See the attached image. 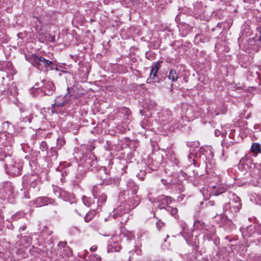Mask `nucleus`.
Listing matches in <instances>:
<instances>
[{"instance_id":"obj_1","label":"nucleus","mask_w":261,"mask_h":261,"mask_svg":"<svg viewBox=\"0 0 261 261\" xmlns=\"http://www.w3.org/2000/svg\"><path fill=\"white\" fill-rule=\"evenodd\" d=\"M26 59L31 64L40 70H43V69H45L46 70H47L48 68L50 69H53V62L46 60L42 57L33 54L29 57H26Z\"/></svg>"},{"instance_id":"obj_2","label":"nucleus","mask_w":261,"mask_h":261,"mask_svg":"<svg viewBox=\"0 0 261 261\" xmlns=\"http://www.w3.org/2000/svg\"><path fill=\"white\" fill-rule=\"evenodd\" d=\"M134 202L132 204V207L129 204L122 203L112 212V216L114 218L120 217L122 215L128 213L132 208L135 207L139 203L138 200L134 199Z\"/></svg>"},{"instance_id":"obj_3","label":"nucleus","mask_w":261,"mask_h":261,"mask_svg":"<svg viewBox=\"0 0 261 261\" xmlns=\"http://www.w3.org/2000/svg\"><path fill=\"white\" fill-rule=\"evenodd\" d=\"M242 204L241 200L239 197L236 196H233V199L231 201L224 205V211H227L229 209L232 213H237L241 209Z\"/></svg>"},{"instance_id":"obj_4","label":"nucleus","mask_w":261,"mask_h":261,"mask_svg":"<svg viewBox=\"0 0 261 261\" xmlns=\"http://www.w3.org/2000/svg\"><path fill=\"white\" fill-rule=\"evenodd\" d=\"M70 95L66 94L64 96H59L55 99V102L51 105L52 111L57 112V108L63 107L69 103L70 101Z\"/></svg>"},{"instance_id":"obj_5","label":"nucleus","mask_w":261,"mask_h":261,"mask_svg":"<svg viewBox=\"0 0 261 261\" xmlns=\"http://www.w3.org/2000/svg\"><path fill=\"white\" fill-rule=\"evenodd\" d=\"M48 204L57 205V203L54 199L47 197H40L36 198L34 201V205L36 207H41Z\"/></svg>"},{"instance_id":"obj_6","label":"nucleus","mask_w":261,"mask_h":261,"mask_svg":"<svg viewBox=\"0 0 261 261\" xmlns=\"http://www.w3.org/2000/svg\"><path fill=\"white\" fill-rule=\"evenodd\" d=\"M172 201V198L171 197L164 195L158 196L155 200V202L159 203L158 207L160 209L167 208V206H169L168 204L171 203Z\"/></svg>"},{"instance_id":"obj_7","label":"nucleus","mask_w":261,"mask_h":261,"mask_svg":"<svg viewBox=\"0 0 261 261\" xmlns=\"http://www.w3.org/2000/svg\"><path fill=\"white\" fill-rule=\"evenodd\" d=\"M116 241V237H113L109 241V248L108 249L109 252H118L120 250L121 247L115 242Z\"/></svg>"},{"instance_id":"obj_8","label":"nucleus","mask_w":261,"mask_h":261,"mask_svg":"<svg viewBox=\"0 0 261 261\" xmlns=\"http://www.w3.org/2000/svg\"><path fill=\"white\" fill-rule=\"evenodd\" d=\"M158 72V71L151 69L150 76L147 80V83H159L160 82L159 77L157 75Z\"/></svg>"},{"instance_id":"obj_9","label":"nucleus","mask_w":261,"mask_h":261,"mask_svg":"<svg viewBox=\"0 0 261 261\" xmlns=\"http://www.w3.org/2000/svg\"><path fill=\"white\" fill-rule=\"evenodd\" d=\"M45 89H47V90H44V93L46 95H50L53 93V92L55 90V87L52 82L48 81L47 82L46 86L44 87Z\"/></svg>"},{"instance_id":"obj_10","label":"nucleus","mask_w":261,"mask_h":261,"mask_svg":"<svg viewBox=\"0 0 261 261\" xmlns=\"http://www.w3.org/2000/svg\"><path fill=\"white\" fill-rule=\"evenodd\" d=\"M5 168L6 169L8 170L9 171L11 172L12 173L14 174H19V170L18 168L16 167H15V165L12 164V165H8L6 164L5 165Z\"/></svg>"},{"instance_id":"obj_11","label":"nucleus","mask_w":261,"mask_h":261,"mask_svg":"<svg viewBox=\"0 0 261 261\" xmlns=\"http://www.w3.org/2000/svg\"><path fill=\"white\" fill-rule=\"evenodd\" d=\"M251 151L254 154L261 153V146L258 143H253L251 147Z\"/></svg>"},{"instance_id":"obj_12","label":"nucleus","mask_w":261,"mask_h":261,"mask_svg":"<svg viewBox=\"0 0 261 261\" xmlns=\"http://www.w3.org/2000/svg\"><path fill=\"white\" fill-rule=\"evenodd\" d=\"M168 77L173 82H175L178 79V75L174 69H170Z\"/></svg>"},{"instance_id":"obj_13","label":"nucleus","mask_w":261,"mask_h":261,"mask_svg":"<svg viewBox=\"0 0 261 261\" xmlns=\"http://www.w3.org/2000/svg\"><path fill=\"white\" fill-rule=\"evenodd\" d=\"M5 94L8 96H15L17 94V91L15 85H12L11 88L8 89L7 91H4Z\"/></svg>"},{"instance_id":"obj_14","label":"nucleus","mask_w":261,"mask_h":261,"mask_svg":"<svg viewBox=\"0 0 261 261\" xmlns=\"http://www.w3.org/2000/svg\"><path fill=\"white\" fill-rule=\"evenodd\" d=\"M95 213L94 211H91L87 213L84 217L85 221L87 222H89L94 217Z\"/></svg>"},{"instance_id":"obj_15","label":"nucleus","mask_w":261,"mask_h":261,"mask_svg":"<svg viewBox=\"0 0 261 261\" xmlns=\"http://www.w3.org/2000/svg\"><path fill=\"white\" fill-rule=\"evenodd\" d=\"M167 210L171 214L172 216L176 217V216L178 212V210L176 208L169 206H167Z\"/></svg>"},{"instance_id":"obj_16","label":"nucleus","mask_w":261,"mask_h":261,"mask_svg":"<svg viewBox=\"0 0 261 261\" xmlns=\"http://www.w3.org/2000/svg\"><path fill=\"white\" fill-rule=\"evenodd\" d=\"M226 188L224 187H221L214 191V194L215 195H219L221 194H222L225 192Z\"/></svg>"},{"instance_id":"obj_17","label":"nucleus","mask_w":261,"mask_h":261,"mask_svg":"<svg viewBox=\"0 0 261 261\" xmlns=\"http://www.w3.org/2000/svg\"><path fill=\"white\" fill-rule=\"evenodd\" d=\"M107 200V195L105 194H102L98 198V204L100 205L105 202Z\"/></svg>"},{"instance_id":"obj_18","label":"nucleus","mask_w":261,"mask_h":261,"mask_svg":"<svg viewBox=\"0 0 261 261\" xmlns=\"http://www.w3.org/2000/svg\"><path fill=\"white\" fill-rule=\"evenodd\" d=\"M65 140L62 138H59L57 140V145L58 148L60 149L65 144Z\"/></svg>"},{"instance_id":"obj_19","label":"nucleus","mask_w":261,"mask_h":261,"mask_svg":"<svg viewBox=\"0 0 261 261\" xmlns=\"http://www.w3.org/2000/svg\"><path fill=\"white\" fill-rule=\"evenodd\" d=\"M23 214L21 213H16L15 214L13 215L11 218V219L12 220H15L17 219L21 218L23 217Z\"/></svg>"},{"instance_id":"obj_20","label":"nucleus","mask_w":261,"mask_h":261,"mask_svg":"<svg viewBox=\"0 0 261 261\" xmlns=\"http://www.w3.org/2000/svg\"><path fill=\"white\" fill-rule=\"evenodd\" d=\"M161 62H155L154 63L153 66L151 67V69L158 71L159 69L161 67Z\"/></svg>"},{"instance_id":"obj_21","label":"nucleus","mask_w":261,"mask_h":261,"mask_svg":"<svg viewBox=\"0 0 261 261\" xmlns=\"http://www.w3.org/2000/svg\"><path fill=\"white\" fill-rule=\"evenodd\" d=\"M33 118V116L32 115H27L23 118V121L25 122H31L32 119Z\"/></svg>"},{"instance_id":"obj_22","label":"nucleus","mask_w":261,"mask_h":261,"mask_svg":"<svg viewBox=\"0 0 261 261\" xmlns=\"http://www.w3.org/2000/svg\"><path fill=\"white\" fill-rule=\"evenodd\" d=\"M67 243L65 241L60 242L58 243V246L60 248H65L66 246Z\"/></svg>"},{"instance_id":"obj_23","label":"nucleus","mask_w":261,"mask_h":261,"mask_svg":"<svg viewBox=\"0 0 261 261\" xmlns=\"http://www.w3.org/2000/svg\"><path fill=\"white\" fill-rule=\"evenodd\" d=\"M10 123L8 121H6L5 122L3 123V127L7 128V127H9Z\"/></svg>"},{"instance_id":"obj_24","label":"nucleus","mask_w":261,"mask_h":261,"mask_svg":"<svg viewBox=\"0 0 261 261\" xmlns=\"http://www.w3.org/2000/svg\"><path fill=\"white\" fill-rule=\"evenodd\" d=\"M88 198H84L83 199V202L85 204V205L87 206H90V204L87 203H88Z\"/></svg>"},{"instance_id":"obj_25","label":"nucleus","mask_w":261,"mask_h":261,"mask_svg":"<svg viewBox=\"0 0 261 261\" xmlns=\"http://www.w3.org/2000/svg\"><path fill=\"white\" fill-rule=\"evenodd\" d=\"M96 249H97V246L95 245L92 246L90 249V250L91 252H94L96 250Z\"/></svg>"},{"instance_id":"obj_26","label":"nucleus","mask_w":261,"mask_h":261,"mask_svg":"<svg viewBox=\"0 0 261 261\" xmlns=\"http://www.w3.org/2000/svg\"><path fill=\"white\" fill-rule=\"evenodd\" d=\"M257 203L259 205H261V196H259L258 197L257 200Z\"/></svg>"},{"instance_id":"obj_27","label":"nucleus","mask_w":261,"mask_h":261,"mask_svg":"<svg viewBox=\"0 0 261 261\" xmlns=\"http://www.w3.org/2000/svg\"><path fill=\"white\" fill-rule=\"evenodd\" d=\"M185 225H186L185 224H184L183 225H182V231L184 232H185Z\"/></svg>"},{"instance_id":"obj_28","label":"nucleus","mask_w":261,"mask_h":261,"mask_svg":"<svg viewBox=\"0 0 261 261\" xmlns=\"http://www.w3.org/2000/svg\"><path fill=\"white\" fill-rule=\"evenodd\" d=\"M25 229V227H20L19 230H24Z\"/></svg>"},{"instance_id":"obj_29","label":"nucleus","mask_w":261,"mask_h":261,"mask_svg":"<svg viewBox=\"0 0 261 261\" xmlns=\"http://www.w3.org/2000/svg\"><path fill=\"white\" fill-rule=\"evenodd\" d=\"M209 203H210L211 205H213L214 204V201H210Z\"/></svg>"},{"instance_id":"obj_30","label":"nucleus","mask_w":261,"mask_h":261,"mask_svg":"<svg viewBox=\"0 0 261 261\" xmlns=\"http://www.w3.org/2000/svg\"><path fill=\"white\" fill-rule=\"evenodd\" d=\"M259 40L261 41V28L260 30V37H259Z\"/></svg>"},{"instance_id":"obj_31","label":"nucleus","mask_w":261,"mask_h":261,"mask_svg":"<svg viewBox=\"0 0 261 261\" xmlns=\"http://www.w3.org/2000/svg\"><path fill=\"white\" fill-rule=\"evenodd\" d=\"M37 19L38 21H39V23H41L40 20L39 18H37Z\"/></svg>"},{"instance_id":"obj_32","label":"nucleus","mask_w":261,"mask_h":261,"mask_svg":"<svg viewBox=\"0 0 261 261\" xmlns=\"http://www.w3.org/2000/svg\"><path fill=\"white\" fill-rule=\"evenodd\" d=\"M130 237L129 238V239H132V237H133L132 235V234H130Z\"/></svg>"},{"instance_id":"obj_33","label":"nucleus","mask_w":261,"mask_h":261,"mask_svg":"<svg viewBox=\"0 0 261 261\" xmlns=\"http://www.w3.org/2000/svg\"><path fill=\"white\" fill-rule=\"evenodd\" d=\"M66 249H69V250L70 249H69V248L68 247H66Z\"/></svg>"},{"instance_id":"obj_34","label":"nucleus","mask_w":261,"mask_h":261,"mask_svg":"<svg viewBox=\"0 0 261 261\" xmlns=\"http://www.w3.org/2000/svg\"><path fill=\"white\" fill-rule=\"evenodd\" d=\"M7 64H9V65H10V66H11V64H9V63H8Z\"/></svg>"}]
</instances>
